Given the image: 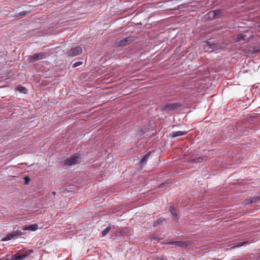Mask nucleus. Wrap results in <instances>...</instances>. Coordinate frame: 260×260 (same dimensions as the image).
I'll use <instances>...</instances> for the list:
<instances>
[{
    "mask_svg": "<svg viewBox=\"0 0 260 260\" xmlns=\"http://www.w3.org/2000/svg\"><path fill=\"white\" fill-rule=\"evenodd\" d=\"M168 243L171 244H174L176 246H179V247H184L186 246L187 245V242L182 241H172Z\"/></svg>",
    "mask_w": 260,
    "mask_h": 260,
    "instance_id": "7",
    "label": "nucleus"
},
{
    "mask_svg": "<svg viewBox=\"0 0 260 260\" xmlns=\"http://www.w3.org/2000/svg\"><path fill=\"white\" fill-rule=\"evenodd\" d=\"M181 106L179 103H167L164 105L162 110L165 111L174 110Z\"/></svg>",
    "mask_w": 260,
    "mask_h": 260,
    "instance_id": "2",
    "label": "nucleus"
},
{
    "mask_svg": "<svg viewBox=\"0 0 260 260\" xmlns=\"http://www.w3.org/2000/svg\"><path fill=\"white\" fill-rule=\"evenodd\" d=\"M150 153L148 152L147 154H146L142 158L140 161V165L141 167H143L145 166L148 160V157L150 155Z\"/></svg>",
    "mask_w": 260,
    "mask_h": 260,
    "instance_id": "9",
    "label": "nucleus"
},
{
    "mask_svg": "<svg viewBox=\"0 0 260 260\" xmlns=\"http://www.w3.org/2000/svg\"><path fill=\"white\" fill-rule=\"evenodd\" d=\"M206 158V156L205 157H199L198 158H195L192 159V161L195 162H201L203 160H205Z\"/></svg>",
    "mask_w": 260,
    "mask_h": 260,
    "instance_id": "17",
    "label": "nucleus"
},
{
    "mask_svg": "<svg viewBox=\"0 0 260 260\" xmlns=\"http://www.w3.org/2000/svg\"><path fill=\"white\" fill-rule=\"evenodd\" d=\"M80 162L79 155L77 153L74 154L71 157L64 160V164L67 166H72L78 164Z\"/></svg>",
    "mask_w": 260,
    "mask_h": 260,
    "instance_id": "1",
    "label": "nucleus"
},
{
    "mask_svg": "<svg viewBox=\"0 0 260 260\" xmlns=\"http://www.w3.org/2000/svg\"><path fill=\"white\" fill-rule=\"evenodd\" d=\"M11 240V239L9 237V236H8V235L3 239L4 241H9V240Z\"/></svg>",
    "mask_w": 260,
    "mask_h": 260,
    "instance_id": "24",
    "label": "nucleus"
},
{
    "mask_svg": "<svg viewBox=\"0 0 260 260\" xmlns=\"http://www.w3.org/2000/svg\"><path fill=\"white\" fill-rule=\"evenodd\" d=\"M215 13V16L216 18H220L222 15V12L220 10H214Z\"/></svg>",
    "mask_w": 260,
    "mask_h": 260,
    "instance_id": "18",
    "label": "nucleus"
},
{
    "mask_svg": "<svg viewBox=\"0 0 260 260\" xmlns=\"http://www.w3.org/2000/svg\"><path fill=\"white\" fill-rule=\"evenodd\" d=\"M110 229H111L110 226H108L104 230H103L102 233V236H106L109 232Z\"/></svg>",
    "mask_w": 260,
    "mask_h": 260,
    "instance_id": "21",
    "label": "nucleus"
},
{
    "mask_svg": "<svg viewBox=\"0 0 260 260\" xmlns=\"http://www.w3.org/2000/svg\"><path fill=\"white\" fill-rule=\"evenodd\" d=\"M82 53V49L81 47L78 46L72 48L68 51V54L70 55L76 56Z\"/></svg>",
    "mask_w": 260,
    "mask_h": 260,
    "instance_id": "5",
    "label": "nucleus"
},
{
    "mask_svg": "<svg viewBox=\"0 0 260 260\" xmlns=\"http://www.w3.org/2000/svg\"><path fill=\"white\" fill-rule=\"evenodd\" d=\"M259 201H260V197L257 196V197H253V198H250V199L247 200L246 204L253 203H257Z\"/></svg>",
    "mask_w": 260,
    "mask_h": 260,
    "instance_id": "10",
    "label": "nucleus"
},
{
    "mask_svg": "<svg viewBox=\"0 0 260 260\" xmlns=\"http://www.w3.org/2000/svg\"><path fill=\"white\" fill-rule=\"evenodd\" d=\"M186 134V132H182V131H175L173 132L172 133V137L175 138L178 136H182Z\"/></svg>",
    "mask_w": 260,
    "mask_h": 260,
    "instance_id": "12",
    "label": "nucleus"
},
{
    "mask_svg": "<svg viewBox=\"0 0 260 260\" xmlns=\"http://www.w3.org/2000/svg\"><path fill=\"white\" fill-rule=\"evenodd\" d=\"M82 64V61H78V62L74 63L73 65V67L75 68V67H77Z\"/></svg>",
    "mask_w": 260,
    "mask_h": 260,
    "instance_id": "23",
    "label": "nucleus"
},
{
    "mask_svg": "<svg viewBox=\"0 0 260 260\" xmlns=\"http://www.w3.org/2000/svg\"><path fill=\"white\" fill-rule=\"evenodd\" d=\"M164 183H162V184L159 185V187H162L164 186Z\"/></svg>",
    "mask_w": 260,
    "mask_h": 260,
    "instance_id": "26",
    "label": "nucleus"
},
{
    "mask_svg": "<svg viewBox=\"0 0 260 260\" xmlns=\"http://www.w3.org/2000/svg\"><path fill=\"white\" fill-rule=\"evenodd\" d=\"M52 193H53V194H55V192L53 191V192H52Z\"/></svg>",
    "mask_w": 260,
    "mask_h": 260,
    "instance_id": "28",
    "label": "nucleus"
},
{
    "mask_svg": "<svg viewBox=\"0 0 260 260\" xmlns=\"http://www.w3.org/2000/svg\"><path fill=\"white\" fill-rule=\"evenodd\" d=\"M252 37V35H251V32L246 31L243 34H241L240 35H238L237 38V41L238 42H241L242 41H243L244 42L248 41Z\"/></svg>",
    "mask_w": 260,
    "mask_h": 260,
    "instance_id": "3",
    "label": "nucleus"
},
{
    "mask_svg": "<svg viewBox=\"0 0 260 260\" xmlns=\"http://www.w3.org/2000/svg\"><path fill=\"white\" fill-rule=\"evenodd\" d=\"M25 180H26V181H27V180H28V177H26L25 178Z\"/></svg>",
    "mask_w": 260,
    "mask_h": 260,
    "instance_id": "27",
    "label": "nucleus"
},
{
    "mask_svg": "<svg viewBox=\"0 0 260 260\" xmlns=\"http://www.w3.org/2000/svg\"><path fill=\"white\" fill-rule=\"evenodd\" d=\"M215 13L216 12H215L214 10L210 11L208 14V18L210 19H215Z\"/></svg>",
    "mask_w": 260,
    "mask_h": 260,
    "instance_id": "19",
    "label": "nucleus"
},
{
    "mask_svg": "<svg viewBox=\"0 0 260 260\" xmlns=\"http://www.w3.org/2000/svg\"><path fill=\"white\" fill-rule=\"evenodd\" d=\"M165 220V219L164 218H159L156 221H155L154 222H153V225L154 226H156L158 224H159L160 223H161L163 221H164Z\"/></svg>",
    "mask_w": 260,
    "mask_h": 260,
    "instance_id": "20",
    "label": "nucleus"
},
{
    "mask_svg": "<svg viewBox=\"0 0 260 260\" xmlns=\"http://www.w3.org/2000/svg\"><path fill=\"white\" fill-rule=\"evenodd\" d=\"M8 235V236H9V237L10 238V239H13V238H14V235H13V234L12 232L10 234H9V235Z\"/></svg>",
    "mask_w": 260,
    "mask_h": 260,
    "instance_id": "25",
    "label": "nucleus"
},
{
    "mask_svg": "<svg viewBox=\"0 0 260 260\" xmlns=\"http://www.w3.org/2000/svg\"><path fill=\"white\" fill-rule=\"evenodd\" d=\"M170 211L172 215L174 216V219L177 220L178 219V215L176 212V210L174 206H171L170 208Z\"/></svg>",
    "mask_w": 260,
    "mask_h": 260,
    "instance_id": "13",
    "label": "nucleus"
},
{
    "mask_svg": "<svg viewBox=\"0 0 260 260\" xmlns=\"http://www.w3.org/2000/svg\"><path fill=\"white\" fill-rule=\"evenodd\" d=\"M28 256L27 253H23L17 256L13 257L11 258L12 260H24L25 257Z\"/></svg>",
    "mask_w": 260,
    "mask_h": 260,
    "instance_id": "11",
    "label": "nucleus"
},
{
    "mask_svg": "<svg viewBox=\"0 0 260 260\" xmlns=\"http://www.w3.org/2000/svg\"><path fill=\"white\" fill-rule=\"evenodd\" d=\"M17 88V90L20 92L24 93H26L27 89L25 87L22 86L21 85L18 86Z\"/></svg>",
    "mask_w": 260,
    "mask_h": 260,
    "instance_id": "16",
    "label": "nucleus"
},
{
    "mask_svg": "<svg viewBox=\"0 0 260 260\" xmlns=\"http://www.w3.org/2000/svg\"><path fill=\"white\" fill-rule=\"evenodd\" d=\"M206 45H207V47H210V48H211V49H209V48H208V49H208V50H207V51H208V52H212V51H213V47H212V46H213V45H211L209 44V42H208V41H206Z\"/></svg>",
    "mask_w": 260,
    "mask_h": 260,
    "instance_id": "22",
    "label": "nucleus"
},
{
    "mask_svg": "<svg viewBox=\"0 0 260 260\" xmlns=\"http://www.w3.org/2000/svg\"><path fill=\"white\" fill-rule=\"evenodd\" d=\"M46 57V54L43 52H39L38 53H36L33 55H31L29 57L30 59L34 60L35 61L39 60L40 59H44Z\"/></svg>",
    "mask_w": 260,
    "mask_h": 260,
    "instance_id": "4",
    "label": "nucleus"
},
{
    "mask_svg": "<svg viewBox=\"0 0 260 260\" xmlns=\"http://www.w3.org/2000/svg\"><path fill=\"white\" fill-rule=\"evenodd\" d=\"M14 237H18L22 236L24 234L23 232L21 231L16 230L12 232Z\"/></svg>",
    "mask_w": 260,
    "mask_h": 260,
    "instance_id": "15",
    "label": "nucleus"
},
{
    "mask_svg": "<svg viewBox=\"0 0 260 260\" xmlns=\"http://www.w3.org/2000/svg\"><path fill=\"white\" fill-rule=\"evenodd\" d=\"M131 40V37H127L125 39H124L123 40H120L119 42H118V45L121 46H124L127 44L129 42H130Z\"/></svg>",
    "mask_w": 260,
    "mask_h": 260,
    "instance_id": "8",
    "label": "nucleus"
},
{
    "mask_svg": "<svg viewBox=\"0 0 260 260\" xmlns=\"http://www.w3.org/2000/svg\"><path fill=\"white\" fill-rule=\"evenodd\" d=\"M38 228V224H32L29 225H25L24 226L22 229L23 231H36Z\"/></svg>",
    "mask_w": 260,
    "mask_h": 260,
    "instance_id": "6",
    "label": "nucleus"
},
{
    "mask_svg": "<svg viewBox=\"0 0 260 260\" xmlns=\"http://www.w3.org/2000/svg\"><path fill=\"white\" fill-rule=\"evenodd\" d=\"M248 243V241H243V242H237V243H234V244H233V247H240V246H243V245H244V244H245L246 243Z\"/></svg>",
    "mask_w": 260,
    "mask_h": 260,
    "instance_id": "14",
    "label": "nucleus"
}]
</instances>
